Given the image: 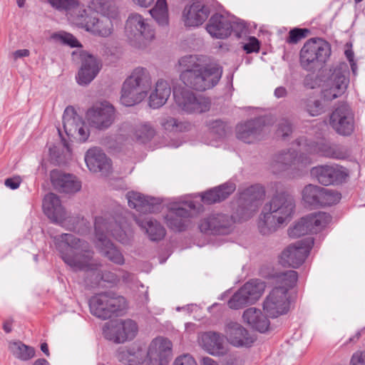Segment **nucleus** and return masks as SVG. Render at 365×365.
I'll use <instances>...</instances> for the list:
<instances>
[{
  "label": "nucleus",
  "instance_id": "obj_59",
  "mask_svg": "<svg viewBox=\"0 0 365 365\" xmlns=\"http://www.w3.org/2000/svg\"><path fill=\"white\" fill-rule=\"evenodd\" d=\"M292 132V126L289 120L282 119L278 124L277 135L285 139Z\"/></svg>",
  "mask_w": 365,
  "mask_h": 365
},
{
  "label": "nucleus",
  "instance_id": "obj_56",
  "mask_svg": "<svg viewBox=\"0 0 365 365\" xmlns=\"http://www.w3.org/2000/svg\"><path fill=\"white\" fill-rule=\"evenodd\" d=\"M210 135L217 140L223 138L226 135V125L222 120H213L208 123Z\"/></svg>",
  "mask_w": 365,
  "mask_h": 365
},
{
  "label": "nucleus",
  "instance_id": "obj_38",
  "mask_svg": "<svg viewBox=\"0 0 365 365\" xmlns=\"http://www.w3.org/2000/svg\"><path fill=\"white\" fill-rule=\"evenodd\" d=\"M202 346L208 353L217 355L222 353L223 337L216 332H206L200 338Z\"/></svg>",
  "mask_w": 365,
  "mask_h": 365
},
{
  "label": "nucleus",
  "instance_id": "obj_62",
  "mask_svg": "<svg viewBox=\"0 0 365 365\" xmlns=\"http://www.w3.org/2000/svg\"><path fill=\"white\" fill-rule=\"evenodd\" d=\"M351 365H365V351L355 352L351 359Z\"/></svg>",
  "mask_w": 365,
  "mask_h": 365
},
{
  "label": "nucleus",
  "instance_id": "obj_51",
  "mask_svg": "<svg viewBox=\"0 0 365 365\" xmlns=\"http://www.w3.org/2000/svg\"><path fill=\"white\" fill-rule=\"evenodd\" d=\"M297 277V272L294 270H288L287 272L279 273L277 276V283L278 285L276 287L286 289L287 293L288 294L289 289L296 284Z\"/></svg>",
  "mask_w": 365,
  "mask_h": 365
},
{
  "label": "nucleus",
  "instance_id": "obj_47",
  "mask_svg": "<svg viewBox=\"0 0 365 365\" xmlns=\"http://www.w3.org/2000/svg\"><path fill=\"white\" fill-rule=\"evenodd\" d=\"M149 12L158 25L163 26L168 24L169 14L166 0H157Z\"/></svg>",
  "mask_w": 365,
  "mask_h": 365
},
{
  "label": "nucleus",
  "instance_id": "obj_57",
  "mask_svg": "<svg viewBox=\"0 0 365 365\" xmlns=\"http://www.w3.org/2000/svg\"><path fill=\"white\" fill-rule=\"evenodd\" d=\"M289 237H299L304 235L309 234L307 224L304 220V217L301 218L299 221L296 222L293 226L289 227L288 230Z\"/></svg>",
  "mask_w": 365,
  "mask_h": 365
},
{
  "label": "nucleus",
  "instance_id": "obj_25",
  "mask_svg": "<svg viewBox=\"0 0 365 365\" xmlns=\"http://www.w3.org/2000/svg\"><path fill=\"white\" fill-rule=\"evenodd\" d=\"M311 175L320 184L329 185L342 180L346 173L337 165H323L314 167L310 171Z\"/></svg>",
  "mask_w": 365,
  "mask_h": 365
},
{
  "label": "nucleus",
  "instance_id": "obj_8",
  "mask_svg": "<svg viewBox=\"0 0 365 365\" xmlns=\"http://www.w3.org/2000/svg\"><path fill=\"white\" fill-rule=\"evenodd\" d=\"M265 196L264 188L258 185H252L240 193L235 209L239 220H247L257 210Z\"/></svg>",
  "mask_w": 365,
  "mask_h": 365
},
{
  "label": "nucleus",
  "instance_id": "obj_7",
  "mask_svg": "<svg viewBox=\"0 0 365 365\" xmlns=\"http://www.w3.org/2000/svg\"><path fill=\"white\" fill-rule=\"evenodd\" d=\"M91 312L98 318L106 319L125 309V299L111 292H105L93 296L89 301Z\"/></svg>",
  "mask_w": 365,
  "mask_h": 365
},
{
  "label": "nucleus",
  "instance_id": "obj_29",
  "mask_svg": "<svg viewBox=\"0 0 365 365\" xmlns=\"http://www.w3.org/2000/svg\"><path fill=\"white\" fill-rule=\"evenodd\" d=\"M210 12L207 6L197 1L185 7L182 11V21L186 26L197 27L206 21Z\"/></svg>",
  "mask_w": 365,
  "mask_h": 365
},
{
  "label": "nucleus",
  "instance_id": "obj_3",
  "mask_svg": "<svg viewBox=\"0 0 365 365\" xmlns=\"http://www.w3.org/2000/svg\"><path fill=\"white\" fill-rule=\"evenodd\" d=\"M181 68L180 79L183 83L197 91L214 87L220 81L222 69L217 64L205 66L202 58L189 55L179 60Z\"/></svg>",
  "mask_w": 365,
  "mask_h": 365
},
{
  "label": "nucleus",
  "instance_id": "obj_17",
  "mask_svg": "<svg viewBox=\"0 0 365 365\" xmlns=\"http://www.w3.org/2000/svg\"><path fill=\"white\" fill-rule=\"evenodd\" d=\"M237 220H239L235 211L231 217L222 213H214L200 220L199 229L205 234L227 235L232 230L233 222Z\"/></svg>",
  "mask_w": 365,
  "mask_h": 365
},
{
  "label": "nucleus",
  "instance_id": "obj_2",
  "mask_svg": "<svg viewBox=\"0 0 365 365\" xmlns=\"http://www.w3.org/2000/svg\"><path fill=\"white\" fill-rule=\"evenodd\" d=\"M96 245L103 255L117 264H123L124 257L121 252L108 239L112 235L122 244H128L133 237V230L126 223L118 224L113 218L108 220L98 217L95 220Z\"/></svg>",
  "mask_w": 365,
  "mask_h": 365
},
{
  "label": "nucleus",
  "instance_id": "obj_61",
  "mask_svg": "<svg viewBox=\"0 0 365 365\" xmlns=\"http://www.w3.org/2000/svg\"><path fill=\"white\" fill-rule=\"evenodd\" d=\"M174 365H197L194 358L189 355L185 354L178 357L174 362Z\"/></svg>",
  "mask_w": 365,
  "mask_h": 365
},
{
  "label": "nucleus",
  "instance_id": "obj_40",
  "mask_svg": "<svg viewBox=\"0 0 365 365\" xmlns=\"http://www.w3.org/2000/svg\"><path fill=\"white\" fill-rule=\"evenodd\" d=\"M304 151L310 156L311 154L317 153L328 158H338L337 154L334 150L333 146L328 142L322 141L320 143H308L307 140L302 137Z\"/></svg>",
  "mask_w": 365,
  "mask_h": 365
},
{
  "label": "nucleus",
  "instance_id": "obj_23",
  "mask_svg": "<svg viewBox=\"0 0 365 365\" xmlns=\"http://www.w3.org/2000/svg\"><path fill=\"white\" fill-rule=\"evenodd\" d=\"M83 16V18L78 19L76 24L85 28L86 31L101 37H108L113 33V25L109 18L102 16L99 19L96 16H91L88 14L86 10Z\"/></svg>",
  "mask_w": 365,
  "mask_h": 365
},
{
  "label": "nucleus",
  "instance_id": "obj_58",
  "mask_svg": "<svg viewBox=\"0 0 365 365\" xmlns=\"http://www.w3.org/2000/svg\"><path fill=\"white\" fill-rule=\"evenodd\" d=\"M307 33H308L307 29H294L289 31L287 42L289 43H296L301 39L306 37Z\"/></svg>",
  "mask_w": 365,
  "mask_h": 365
},
{
  "label": "nucleus",
  "instance_id": "obj_54",
  "mask_svg": "<svg viewBox=\"0 0 365 365\" xmlns=\"http://www.w3.org/2000/svg\"><path fill=\"white\" fill-rule=\"evenodd\" d=\"M247 297V294L242 292V288H240L229 300L228 306L231 309H238L244 306L252 304Z\"/></svg>",
  "mask_w": 365,
  "mask_h": 365
},
{
  "label": "nucleus",
  "instance_id": "obj_12",
  "mask_svg": "<svg viewBox=\"0 0 365 365\" xmlns=\"http://www.w3.org/2000/svg\"><path fill=\"white\" fill-rule=\"evenodd\" d=\"M137 333V324L131 319L110 321L103 329L105 338L117 344L132 340Z\"/></svg>",
  "mask_w": 365,
  "mask_h": 365
},
{
  "label": "nucleus",
  "instance_id": "obj_55",
  "mask_svg": "<svg viewBox=\"0 0 365 365\" xmlns=\"http://www.w3.org/2000/svg\"><path fill=\"white\" fill-rule=\"evenodd\" d=\"M51 38L56 42L62 43L71 47L81 46L78 40L72 34L65 31L53 33Z\"/></svg>",
  "mask_w": 365,
  "mask_h": 365
},
{
  "label": "nucleus",
  "instance_id": "obj_14",
  "mask_svg": "<svg viewBox=\"0 0 365 365\" xmlns=\"http://www.w3.org/2000/svg\"><path fill=\"white\" fill-rule=\"evenodd\" d=\"M44 213L53 222L68 230H76V219L67 215L59 197L54 193L47 194L43 200Z\"/></svg>",
  "mask_w": 365,
  "mask_h": 365
},
{
  "label": "nucleus",
  "instance_id": "obj_50",
  "mask_svg": "<svg viewBox=\"0 0 365 365\" xmlns=\"http://www.w3.org/2000/svg\"><path fill=\"white\" fill-rule=\"evenodd\" d=\"M155 133V130L150 123H140L135 128L134 138L140 143H146L153 138Z\"/></svg>",
  "mask_w": 365,
  "mask_h": 365
},
{
  "label": "nucleus",
  "instance_id": "obj_21",
  "mask_svg": "<svg viewBox=\"0 0 365 365\" xmlns=\"http://www.w3.org/2000/svg\"><path fill=\"white\" fill-rule=\"evenodd\" d=\"M172 342L163 337L155 338L150 343L147 357L149 365H168L172 356Z\"/></svg>",
  "mask_w": 365,
  "mask_h": 365
},
{
  "label": "nucleus",
  "instance_id": "obj_37",
  "mask_svg": "<svg viewBox=\"0 0 365 365\" xmlns=\"http://www.w3.org/2000/svg\"><path fill=\"white\" fill-rule=\"evenodd\" d=\"M171 94V88L169 83L163 79H159L155 86V89L149 96V106L153 108H158L163 106Z\"/></svg>",
  "mask_w": 365,
  "mask_h": 365
},
{
  "label": "nucleus",
  "instance_id": "obj_19",
  "mask_svg": "<svg viewBox=\"0 0 365 365\" xmlns=\"http://www.w3.org/2000/svg\"><path fill=\"white\" fill-rule=\"evenodd\" d=\"M63 125L68 137L81 142H85L89 136L88 128L73 107L69 106L65 109L63 115Z\"/></svg>",
  "mask_w": 365,
  "mask_h": 365
},
{
  "label": "nucleus",
  "instance_id": "obj_48",
  "mask_svg": "<svg viewBox=\"0 0 365 365\" xmlns=\"http://www.w3.org/2000/svg\"><path fill=\"white\" fill-rule=\"evenodd\" d=\"M9 350L11 354L21 361H28L35 355V349L21 341H13L9 344Z\"/></svg>",
  "mask_w": 365,
  "mask_h": 365
},
{
  "label": "nucleus",
  "instance_id": "obj_64",
  "mask_svg": "<svg viewBox=\"0 0 365 365\" xmlns=\"http://www.w3.org/2000/svg\"><path fill=\"white\" fill-rule=\"evenodd\" d=\"M5 185L12 190L17 189L21 184V179L19 177L8 178L5 180Z\"/></svg>",
  "mask_w": 365,
  "mask_h": 365
},
{
  "label": "nucleus",
  "instance_id": "obj_10",
  "mask_svg": "<svg viewBox=\"0 0 365 365\" xmlns=\"http://www.w3.org/2000/svg\"><path fill=\"white\" fill-rule=\"evenodd\" d=\"M314 240L312 237H306L287 246L279 257L282 265L297 268L303 264L308 256Z\"/></svg>",
  "mask_w": 365,
  "mask_h": 365
},
{
  "label": "nucleus",
  "instance_id": "obj_34",
  "mask_svg": "<svg viewBox=\"0 0 365 365\" xmlns=\"http://www.w3.org/2000/svg\"><path fill=\"white\" fill-rule=\"evenodd\" d=\"M135 220L150 240L160 241L165 236V229L158 220L150 217H135Z\"/></svg>",
  "mask_w": 365,
  "mask_h": 365
},
{
  "label": "nucleus",
  "instance_id": "obj_32",
  "mask_svg": "<svg viewBox=\"0 0 365 365\" xmlns=\"http://www.w3.org/2000/svg\"><path fill=\"white\" fill-rule=\"evenodd\" d=\"M130 207L135 209L139 212H153L155 205L159 204L158 200L136 192H128L126 195Z\"/></svg>",
  "mask_w": 365,
  "mask_h": 365
},
{
  "label": "nucleus",
  "instance_id": "obj_20",
  "mask_svg": "<svg viewBox=\"0 0 365 365\" xmlns=\"http://www.w3.org/2000/svg\"><path fill=\"white\" fill-rule=\"evenodd\" d=\"M235 26L240 27V30L245 28L242 23L235 22L228 15L215 14L207 24L206 30L212 37L223 39L230 36Z\"/></svg>",
  "mask_w": 365,
  "mask_h": 365
},
{
  "label": "nucleus",
  "instance_id": "obj_35",
  "mask_svg": "<svg viewBox=\"0 0 365 365\" xmlns=\"http://www.w3.org/2000/svg\"><path fill=\"white\" fill-rule=\"evenodd\" d=\"M242 318L245 323L261 333L265 332L269 329V321L259 309L255 307L247 309L243 313Z\"/></svg>",
  "mask_w": 365,
  "mask_h": 365
},
{
  "label": "nucleus",
  "instance_id": "obj_22",
  "mask_svg": "<svg viewBox=\"0 0 365 365\" xmlns=\"http://www.w3.org/2000/svg\"><path fill=\"white\" fill-rule=\"evenodd\" d=\"M329 123L340 135H349L354 131V115L349 107L346 105L339 106L332 112Z\"/></svg>",
  "mask_w": 365,
  "mask_h": 365
},
{
  "label": "nucleus",
  "instance_id": "obj_49",
  "mask_svg": "<svg viewBox=\"0 0 365 365\" xmlns=\"http://www.w3.org/2000/svg\"><path fill=\"white\" fill-rule=\"evenodd\" d=\"M242 292H244L250 298V301L255 303L263 294L265 284L264 282L258 280H251L245 284L242 287Z\"/></svg>",
  "mask_w": 365,
  "mask_h": 365
},
{
  "label": "nucleus",
  "instance_id": "obj_46",
  "mask_svg": "<svg viewBox=\"0 0 365 365\" xmlns=\"http://www.w3.org/2000/svg\"><path fill=\"white\" fill-rule=\"evenodd\" d=\"M145 353L140 348H132L119 353V359L128 365H140L145 361Z\"/></svg>",
  "mask_w": 365,
  "mask_h": 365
},
{
  "label": "nucleus",
  "instance_id": "obj_45",
  "mask_svg": "<svg viewBox=\"0 0 365 365\" xmlns=\"http://www.w3.org/2000/svg\"><path fill=\"white\" fill-rule=\"evenodd\" d=\"M322 187L309 184L304 186L302 190V199L307 205L319 207Z\"/></svg>",
  "mask_w": 365,
  "mask_h": 365
},
{
  "label": "nucleus",
  "instance_id": "obj_15",
  "mask_svg": "<svg viewBox=\"0 0 365 365\" xmlns=\"http://www.w3.org/2000/svg\"><path fill=\"white\" fill-rule=\"evenodd\" d=\"M348 74V67L345 63L340 64L332 71L323 87L324 100L332 101L345 92L349 83Z\"/></svg>",
  "mask_w": 365,
  "mask_h": 365
},
{
  "label": "nucleus",
  "instance_id": "obj_27",
  "mask_svg": "<svg viewBox=\"0 0 365 365\" xmlns=\"http://www.w3.org/2000/svg\"><path fill=\"white\" fill-rule=\"evenodd\" d=\"M85 162L90 171L107 175L111 170V162L103 150L97 147L90 148L85 155Z\"/></svg>",
  "mask_w": 365,
  "mask_h": 365
},
{
  "label": "nucleus",
  "instance_id": "obj_16",
  "mask_svg": "<svg viewBox=\"0 0 365 365\" xmlns=\"http://www.w3.org/2000/svg\"><path fill=\"white\" fill-rule=\"evenodd\" d=\"M73 59H79L81 68L76 76L77 83L81 86L89 84L98 75L101 63L98 58L85 51H76L72 53Z\"/></svg>",
  "mask_w": 365,
  "mask_h": 365
},
{
  "label": "nucleus",
  "instance_id": "obj_30",
  "mask_svg": "<svg viewBox=\"0 0 365 365\" xmlns=\"http://www.w3.org/2000/svg\"><path fill=\"white\" fill-rule=\"evenodd\" d=\"M264 123V120L262 118H258L239 124L236 128L237 138L247 143H253L259 139Z\"/></svg>",
  "mask_w": 365,
  "mask_h": 365
},
{
  "label": "nucleus",
  "instance_id": "obj_42",
  "mask_svg": "<svg viewBox=\"0 0 365 365\" xmlns=\"http://www.w3.org/2000/svg\"><path fill=\"white\" fill-rule=\"evenodd\" d=\"M282 225L281 222L262 208L257 222V228L260 234L269 235L277 231Z\"/></svg>",
  "mask_w": 365,
  "mask_h": 365
},
{
  "label": "nucleus",
  "instance_id": "obj_11",
  "mask_svg": "<svg viewBox=\"0 0 365 365\" xmlns=\"http://www.w3.org/2000/svg\"><path fill=\"white\" fill-rule=\"evenodd\" d=\"M173 96L176 104L187 113H201L210 110V101L202 96H196L185 88H174Z\"/></svg>",
  "mask_w": 365,
  "mask_h": 365
},
{
  "label": "nucleus",
  "instance_id": "obj_24",
  "mask_svg": "<svg viewBox=\"0 0 365 365\" xmlns=\"http://www.w3.org/2000/svg\"><path fill=\"white\" fill-rule=\"evenodd\" d=\"M89 123L98 129H106L110 126L115 118V109L108 103L93 106L87 112Z\"/></svg>",
  "mask_w": 365,
  "mask_h": 365
},
{
  "label": "nucleus",
  "instance_id": "obj_39",
  "mask_svg": "<svg viewBox=\"0 0 365 365\" xmlns=\"http://www.w3.org/2000/svg\"><path fill=\"white\" fill-rule=\"evenodd\" d=\"M309 234L322 230L331 220V217L324 212H317L304 217Z\"/></svg>",
  "mask_w": 365,
  "mask_h": 365
},
{
  "label": "nucleus",
  "instance_id": "obj_6",
  "mask_svg": "<svg viewBox=\"0 0 365 365\" xmlns=\"http://www.w3.org/2000/svg\"><path fill=\"white\" fill-rule=\"evenodd\" d=\"M331 55L329 43L322 38L308 40L300 51L301 66L312 71L324 63Z\"/></svg>",
  "mask_w": 365,
  "mask_h": 365
},
{
  "label": "nucleus",
  "instance_id": "obj_44",
  "mask_svg": "<svg viewBox=\"0 0 365 365\" xmlns=\"http://www.w3.org/2000/svg\"><path fill=\"white\" fill-rule=\"evenodd\" d=\"M159 123L163 129L170 132H183L191 127L190 123L181 121L170 115H164L159 118Z\"/></svg>",
  "mask_w": 365,
  "mask_h": 365
},
{
  "label": "nucleus",
  "instance_id": "obj_41",
  "mask_svg": "<svg viewBox=\"0 0 365 365\" xmlns=\"http://www.w3.org/2000/svg\"><path fill=\"white\" fill-rule=\"evenodd\" d=\"M125 82L150 91L152 86L151 76L147 68L138 66L134 68Z\"/></svg>",
  "mask_w": 365,
  "mask_h": 365
},
{
  "label": "nucleus",
  "instance_id": "obj_9",
  "mask_svg": "<svg viewBox=\"0 0 365 365\" xmlns=\"http://www.w3.org/2000/svg\"><path fill=\"white\" fill-rule=\"evenodd\" d=\"M263 208L283 225L292 218L294 212V198L287 191L277 192Z\"/></svg>",
  "mask_w": 365,
  "mask_h": 365
},
{
  "label": "nucleus",
  "instance_id": "obj_28",
  "mask_svg": "<svg viewBox=\"0 0 365 365\" xmlns=\"http://www.w3.org/2000/svg\"><path fill=\"white\" fill-rule=\"evenodd\" d=\"M225 336L227 341L236 347L250 346L255 341L245 328L233 322L225 325Z\"/></svg>",
  "mask_w": 365,
  "mask_h": 365
},
{
  "label": "nucleus",
  "instance_id": "obj_13",
  "mask_svg": "<svg viewBox=\"0 0 365 365\" xmlns=\"http://www.w3.org/2000/svg\"><path fill=\"white\" fill-rule=\"evenodd\" d=\"M199 210L193 201L183 202L171 207L165 216L167 226L175 232H182L190 225L192 211Z\"/></svg>",
  "mask_w": 365,
  "mask_h": 365
},
{
  "label": "nucleus",
  "instance_id": "obj_53",
  "mask_svg": "<svg viewBox=\"0 0 365 365\" xmlns=\"http://www.w3.org/2000/svg\"><path fill=\"white\" fill-rule=\"evenodd\" d=\"M304 110L312 116H317L324 113V106L317 99L306 98L301 101Z\"/></svg>",
  "mask_w": 365,
  "mask_h": 365
},
{
  "label": "nucleus",
  "instance_id": "obj_5",
  "mask_svg": "<svg viewBox=\"0 0 365 365\" xmlns=\"http://www.w3.org/2000/svg\"><path fill=\"white\" fill-rule=\"evenodd\" d=\"M125 34L129 43L137 48L146 47L155 38V30L149 21L137 13L128 16Z\"/></svg>",
  "mask_w": 365,
  "mask_h": 365
},
{
  "label": "nucleus",
  "instance_id": "obj_1",
  "mask_svg": "<svg viewBox=\"0 0 365 365\" xmlns=\"http://www.w3.org/2000/svg\"><path fill=\"white\" fill-rule=\"evenodd\" d=\"M54 243L63 261L73 270L91 272L96 275V283L99 279L111 284H116L119 281L118 276L112 272H98V264L93 259V252L88 242L72 234L64 233L56 236Z\"/></svg>",
  "mask_w": 365,
  "mask_h": 365
},
{
  "label": "nucleus",
  "instance_id": "obj_4",
  "mask_svg": "<svg viewBox=\"0 0 365 365\" xmlns=\"http://www.w3.org/2000/svg\"><path fill=\"white\" fill-rule=\"evenodd\" d=\"M298 150H286L277 154L272 160V169L273 173L292 170L300 172L312 163V158L304 151L302 137L296 142Z\"/></svg>",
  "mask_w": 365,
  "mask_h": 365
},
{
  "label": "nucleus",
  "instance_id": "obj_60",
  "mask_svg": "<svg viewBox=\"0 0 365 365\" xmlns=\"http://www.w3.org/2000/svg\"><path fill=\"white\" fill-rule=\"evenodd\" d=\"M259 41L254 36H251L248 39V42L242 46L247 53H257L259 51Z\"/></svg>",
  "mask_w": 365,
  "mask_h": 365
},
{
  "label": "nucleus",
  "instance_id": "obj_43",
  "mask_svg": "<svg viewBox=\"0 0 365 365\" xmlns=\"http://www.w3.org/2000/svg\"><path fill=\"white\" fill-rule=\"evenodd\" d=\"M91 8L111 21L118 16V9L112 0H92Z\"/></svg>",
  "mask_w": 365,
  "mask_h": 365
},
{
  "label": "nucleus",
  "instance_id": "obj_36",
  "mask_svg": "<svg viewBox=\"0 0 365 365\" xmlns=\"http://www.w3.org/2000/svg\"><path fill=\"white\" fill-rule=\"evenodd\" d=\"M232 182H226L200 195L201 200L206 204H213L226 199L235 190Z\"/></svg>",
  "mask_w": 365,
  "mask_h": 365
},
{
  "label": "nucleus",
  "instance_id": "obj_52",
  "mask_svg": "<svg viewBox=\"0 0 365 365\" xmlns=\"http://www.w3.org/2000/svg\"><path fill=\"white\" fill-rule=\"evenodd\" d=\"M340 199L341 195L339 192L322 187L319 207L331 206L339 202Z\"/></svg>",
  "mask_w": 365,
  "mask_h": 365
},
{
  "label": "nucleus",
  "instance_id": "obj_33",
  "mask_svg": "<svg viewBox=\"0 0 365 365\" xmlns=\"http://www.w3.org/2000/svg\"><path fill=\"white\" fill-rule=\"evenodd\" d=\"M148 91V90L124 81L121 89L120 102L125 106H133L145 99Z\"/></svg>",
  "mask_w": 365,
  "mask_h": 365
},
{
  "label": "nucleus",
  "instance_id": "obj_26",
  "mask_svg": "<svg viewBox=\"0 0 365 365\" xmlns=\"http://www.w3.org/2000/svg\"><path fill=\"white\" fill-rule=\"evenodd\" d=\"M50 178L53 187L60 192L74 193L81 188V182L76 176L59 170H52Z\"/></svg>",
  "mask_w": 365,
  "mask_h": 365
},
{
  "label": "nucleus",
  "instance_id": "obj_18",
  "mask_svg": "<svg viewBox=\"0 0 365 365\" xmlns=\"http://www.w3.org/2000/svg\"><path fill=\"white\" fill-rule=\"evenodd\" d=\"M289 304L287 289L274 287L264 301L263 309L269 317L275 318L287 314Z\"/></svg>",
  "mask_w": 365,
  "mask_h": 365
},
{
  "label": "nucleus",
  "instance_id": "obj_31",
  "mask_svg": "<svg viewBox=\"0 0 365 365\" xmlns=\"http://www.w3.org/2000/svg\"><path fill=\"white\" fill-rule=\"evenodd\" d=\"M48 4L59 11H65L71 20L76 24L86 14V9L77 0H47Z\"/></svg>",
  "mask_w": 365,
  "mask_h": 365
},
{
  "label": "nucleus",
  "instance_id": "obj_63",
  "mask_svg": "<svg viewBox=\"0 0 365 365\" xmlns=\"http://www.w3.org/2000/svg\"><path fill=\"white\" fill-rule=\"evenodd\" d=\"M30 55V51L29 49H19L14 51L11 53L10 57L14 60L16 61L19 58L28 57Z\"/></svg>",
  "mask_w": 365,
  "mask_h": 365
}]
</instances>
